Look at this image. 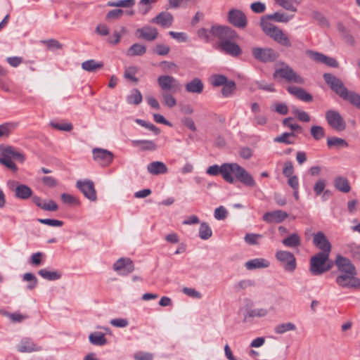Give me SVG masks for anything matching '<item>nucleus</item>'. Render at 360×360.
<instances>
[{
	"label": "nucleus",
	"mask_w": 360,
	"mask_h": 360,
	"mask_svg": "<svg viewBox=\"0 0 360 360\" xmlns=\"http://www.w3.org/2000/svg\"><path fill=\"white\" fill-rule=\"evenodd\" d=\"M210 32L219 39L218 49L221 52L233 57L241 55L242 49L235 42L238 39V35L233 29L225 25H212Z\"/></svg>",
	"instance_id": "f257e3e1"
},
{
	"label": "nucleus",
	"mask_w": 360,
	"mask_h": 360,
	"mask_svg": "<svg viewBox=\"0 0 360 360\" xmlns=\"http://www.w3.org/2000/svg\"><path fill=\"white\" fill-rule=\"evenodd\" d=\"M260 26L262 31L278 44L288 48L292 46L290 40L283 30L267 21L264 17L261 18Z\"/></svg>",
	"instance_id": "f03ea898"
},
{
	"label": "nucleus",
	"mask_w": 360,
	"mask_h": 360,
	"mask_svg": "<svg viewBox=\"0 0 360 360\" xmlns=\"http://www.w3.org/2000/svg\"><path fill=\"white\" fill-rule=\"evenodd\" d=\"M0 151V163L13 172H16L18 167L12 161V159L20 162H23L25 160V155L12 146H1Z\"/></svg>",
	"instance_id": "7ed1b4c3"
},
{
	"label": "nucleus",
	"mask_w": 360,
	"mask_h": 360,
	"mask_svg": "<svg viewBox=\"0 0 360 360\" xmlns=\"http://www.w3.org/2000/svg\"><path fill=\"white\" fill-rule=\"evenodd\" d=\"M281 67L276 69L273 75L274 79L279 77L288 83L304 84L305 79L287 63H281Z\"/></svg>",
	"instance_id": "20e7f679"
},
{
	"label": "nucleus",
	"mask_w": 360,
	"mask_h": 360,
	"mask_svg": "<svg viewBox=\"0 0 360 360\" xmlns=\"http://www.w3.org/2000/svg\"><path fill=\"white\" fill-rule=\"evenodd\" d=\"M229 175L233 176L235 181H238L245 186L252 188L256 186L253 176L237 163H230Z\"/></svg>",
	"instance_id": "39448f33"
},
{
	"label": "nucleus",
	"mask_w": 360,
	"mask_h": 360,
	"mask_svg": "<svg viewBox=\"0 0 360 360\" xmlns=\"http://www.w3.org/2000/svg\"><path fill=\"white\" fill-rule=\"evenodd\" d=\"M323 78L329 88L342 100L346 98L349 90L345 86L344 82L335 75L331 73H324Z\"/></svg>",
	"instance_id": "423d86ee"
},
{
	"label": "nucleus",
	"mask_w": 360,
	"mask_h": 360,
	"mask_svg": "<svg viewBox=\"0 0 360 360\" xmlns=\"http://www.w3.org/2000/svg\"><path fill=\"white\" fill-rule=\"evenodd\" d=\"M328 255L316 253L311 257L309 261V271L314 276H320L330 270V266H325V263L328 261Z\"/></svg>",
	"instance_id": "0eeeda50"
},
{
	"label": "nucleus",
	"mask_w": 360,
	"mask_h": 360,
	"mask_svg": "<svg viewBox=\"0 0 360 360\" xmlns=\"http://www.w3.org/2000/svg\"><path fill=\"white\" fill-rule=\"evenodd\" d=\"M356 275L357 273L340 274L335 282L340 288L356 290L360 289V278Z\"/></svg>",
	"instance_id": "6e6552de"
},
{
	"label": "nucleus",
	"mask_w": 360,
	"mask_h": 360,
	"mask_svg": "<svg viewBox=\"0 0 360 360\" xmlns=\"http://www.w3.org/2000/svg\"><path fill=\"white\" fill-rule=\"evenodd\" d=\"M252 54L257 60L265 63L274 62L278 57V53L271 48L253 47Z\"/></svg>",
	"instance_id": "1a4fd4ad"
},
{
	"label": "nucleus",
	"mask_w": 360,
	"mask_h": 360,
	"mask_svg": "<svg viewBox=\"0 0 360 360\" xmlns=\"http://www.w3.org/2000/svg\"><path fill=\"white\" fill-rule=\"evenodd\" d=\"M7 187L11 191L15 193L16 198L20 200H27L32 198V190L25 184H20L15 180H9L7 182Z\"/></svg>",
	"instance_id": "9d476101"
},
{
	"label": "nucleus",
	"mask_w": 360,
	"mask_h": 360,
	"mask_svg": "<svg viewBox=\"0 0 360 360\" xmlns=\"http://www.w3.org/2000/svg\"><path fill=\"white\" fill-rule=\"evenodd\" d=\"M275 257L285 271L292 272L295 270L297 267L296 258L292 252L278 250L276 252Z\"/></svg>",
	"instance_id": "9b49d317"
},
{
	"label": "nucleus",
	"mask_w": 360,
	"mask_h": 360,
	"mask_svg": "<svg viewBox=\"0 0 360 360\" xmlns=\"http://www.w3.org/2000/svg\"><path fill=\"white\" fill-rule=\"evenodd\" d=\"M157 82L163 93L175 94L180 87L179 81L169 75H161Z\"/></svg>",
	"instance_id": "f8f14e48"
},
{
	"label": "nucleus",
	"mask_w": 360,
	"mask_h": 360,
	"mask_svg": "<svg viewBox=\"0 0 360 360\" xmlns=\"http://www.w3.org/2000/svg\"><path fill=\"white\" fill-rule=\"evenodd\" d=\"M326 119L330 127L338 131H342L346 129V122L337 110H329L326 111Z\"/></svg>",
	"instance_id": "ddd939ff"
},
{
	"label": "nucleus",
	"mask_w": 360,
	"mask_h": 360,
	"mask_svg": "<svg viewBox=\"0 0 360 360\" xmlns=\"http://www.w3.org/2000/svg\"><path fill=\"white\" fill-rule=\"evenodd\" d=\"M76 187L90 201H96L97 199L96 191L94 182L90 179L78 180Z\"/></svg>",
	"instance_id": "4468645a"
},
{
	"label": "nucleus",
	"mask_w": 360,
	"mask_h": 360,
	"mask_svg": "<svg viewBox=\"0 0 360 360\" xmlns=\"http://www.w3.org/2000/svg\"><path fill=\"white\" fill-rule=\"evenodd\" d=\"M230 163H224L221 166L214 165L210 166L207 169V174L212 176L221 174L223 179L229 184H233L235 179L233 176L229 175Z\"/></svg>",
	"instance_id": "2eb2a0df"
},
{
	"label": "nucleus",
	"mask_w": 360,
	"mask_h": 360,
	"mask_svg": "<svg viewBox=\"0 0 360 360\" xmlns=\"http://www.w3.org/2000/svg\"><path fill=\"white\" fill-rule=\"evenodd\" d=\"M313 244L321 250L318 253H324L330 255L332 245L322 231H319L314 235Z\"/></svg>",
	"instance_id": "dca6fc26"
},
{
	"label": "nucleus",
	"mask_w": 360,
	"mask_h": 360,
	"mask_svg": "<svg viewBox=\"0 0 360 360\" xmlns=\"http://www.w3.org/2000/svg\"><path fill=\"white\" fill-rule=\"evenodd\" d=\"M306 53L311 59L315 62L325 64L330 68H337L339 67V63L334 58L326 56L323 53L312 50H307Z\"/></svg>",
	"instance_id": "f3484780"
},
{
	"label": "nucleus",
	"mask_w": 360,
	"mask_h": 360,
	"mask_svg": "<svg viewBox=\"0 0 360 360\" xmlns=\"http://www.w3.org/2000/svg\"><path fill=\"white\" fill-rule=\"evenodd\" d=\"M228 21L234 27L244 28L247 25V18L245 13L238 9H231L228 13Z\"/></svg>",
	"instance_id": "a211bd4d"
},
{
	"label": "nucleus",
	"mask_w": 360,
	"mask_h": 360,
	"mask_svg": "<svg viewBox=\"0 0 360 360\" xmlns=\"http://www.w3.org/2000/svg\"><path fill=\"white\" fill-rule=\"evenodd\" d=\"M113 269L120 275L127 276L134 269L133 261L128 257H121L113 264Z\"/></svg>",
	"instance_id": "6ab92c4d"
},
{
	"label": "nucleus",
	"mask_w": 360,
	"mask_h": 360,
	"mask_svg": "<svg viewBox=\"0 0 360 360\" xmlns=\"http://www.w3.org/2000/svg\"><path fill=\"white\" fill-rule=\"evenodd\" d=\"M92 154L94 160L103 167L109 165L113 160V154L106 149L95 148Z\"/></svg>",
	"instance_id": "aec40b11"
},
{
	"label": "nucleus",
	"mask_w": 360,
	"mask_h": 360,
	"mask_svg": "<svg viewBox=\"0 0 360 360\" xmlns=\"http://www.w3.org/2000/svg\"><path fill=\"white\" fill-rule=\"evenodd\" d=\"M335 264L341 274L357 273L354 264L347 257L337 255Z\"/></svg>",
	"instance_id": "412c9836"
},
{
	"label": "nucleus",
	"mask_w": 360,
	"mask_h": 360,
	"mask_svg": "<svg viewBox=\"0 0 360 360\" xmlns=\"http://www.w3.org/2000/svg\"><path fill=\"white\" fill-rule=\"evenodd\" d=\"M135 34L139 39H143L148 41L155 40L158 36L157 28L149 25L137 29Z\"/></svg>",
	"instance_id": "4be33fe9"
},
{
	"label": "nucleus",
	"mask_w": 360,
	"mask_h": 360,
	"mask_svg": "<svg viewBox=\"0 0 360 360\" xmlns=\"http://www.w3.org/2000/svg\"><path fill=\"white\" fill-rule=\"evenodd\" d=\"M288 214L286 212L278 210L264 213L262 219L269 224H278L283 221Z\"/></svg>",
	"instance_id": "5701e85b"
},
{
	"label": "nucleus",
	"mask_w": 360,
	"mask_h": 360,
	"mask_svg": "<svg viewBox=\"0 0 360 360\" xmlns=\"http://www.w3.org/2000/svg\"><path fill=\"white\" fill-rule=\"evenodd\" d=\"M17 349L18 351L21 353H30L32 352L41 351V347L36 345L31 338H24L18 345Z\"/></svg>",
	"instance_id": "b1692460"
},
{
	"label": "nucleus",
	"mask_w": 360,
	"mask_h": 360,
	"mask_svg": "<svg viewBox=\"0 0 360 360\" xmlns=\"http://www.w3.org/2000/svg\"><path fill=\"white\" fill-rule=\"evenodd\" d=\"M32 201L36 206L44 211L54 212L58 209V205L53 200L46 201L39 196L33 195Z\"/></svg>",
	"instance_id": "393cba45"
},
{
	"label": "nucleus",
	"mask_w": 360,
	"mask_h": 360,
	"mask_svg": "<svg viewBox=\"0 0 360 360\" xmlns=\"http://www.w3.org/2000/svg\"><path fill=\"white\" fill-rule=\"evenodd\" d=\"M173 20V15L170 13L163 11L160 12L155 18L151 19L150 22L163 27H169L172 25Z\"/></svg>",
	"instance_id": "a878e982"
},
{
	"label": "nucleus",
	"mask_w": 360,
	"mask_h": 360,
	"mask_svg": "<svg viewBox=\"0 0 360 360\" xmlns=\"http://www.w3.org/2000/svg\"><path fill=\"white\" fill-rule=\"evenodd\" d=\"M287 91L290 94L295 96L297 98L302 101L311 102L313 100L312 96L303 88L295 86H290L287 88Z\"/></svg>",
	"instance_id": "bb28decb"
},
{
	"label": "nucleus",
	"mask_w": 360,
	"mask_h": 360,
	"mask_svg": "<svg viewBox=\"0 0 360 360\" xmlns=\"http://www.w3.org/2000/svg\"><path fill=\"white\" fill-rule=\"evenodd\" d=\"M148 172L153 175H159L166 174L168 171L167 165L160 161H154L147 166Z\"/></svg>",
	"instance_id": "cd10ccee"
},
{
	"label": "nucleus",
	"mask_w": 360,
	"mask_h": 360,
	"mask_svg": "<svg viewBox=\"0 0 360 360\" xmlns=\"http://www.w3.org/2000/svg\"><path fill=\"white\" fill-rule=\"evenodd\" d=\"M185 89L187 92L199 94L203 91L204 84L199 78L195 77L186 84Z\"/></svg>",
	"instance_id": "c85d7f7f"
},
{
	"label": "nucleus",
	"mask_w": 360,
	"mask_h": 360,
	"mask_svg": "<svg viewBox=\"0 0 360 360\" xmlns=\"http://www.w3.org/2000/svg\"><path fill=\"white\" fill-rule=\"evenodd\" d=\"M269 262L263 258H255L250 259L245 263V267L248 270L256 269L267 268L269 266Z\"/></svg>",
	"instance_id": "c756f323"
},
{
	"label": "nucleus",
	"mask_w": 360,
	"mask_h": 360,
	"mask_svg": "<svg viewBox=\"0 0 360 360\" xmlns=\"http://www.w3.org/2000/svg\"><path fill=\"white\" fill-rule=\"evenodd\" d=\"M334 186L338 191L345 193H349L351 190L348 179L341 176L335 178Z\"/></svg>",
	"instance_id": "7c9ffc66"
},
{
	"label": "nucleus",
	"mask_w": 360,
	"mask_h": 360,
	"mask_svg": "<svg viewBox=\"0 0 360 360\" xmlns=\"http://www.w3.org/2000/svg\"><path fill=\"white\" fill-rule=\"evenodd\" d=\"M132 144L134 146H140L141 150L153 151L158 148L157 144L151 140H134Z\"/></svg>",
	"instance_id": "2f4dec72"
},
{
	"label": "nucleus",
	"mask_w": 360,
	"mask_h": 360,
	"mask_svg": "<svg viewBox=\"0 0 360 360\" xmlns=\"http://www.w3.org/2000/svg\"><path fill=\"white\" fill-rule=\"evenodd\" d=\"M38 274L40 276H41L44 279L47 281H56L61 278L62 274L60 271H49L47 269H41L38 271Z\"/></svg>",
	"instance_id": "473e14b6"
},
{
	"label": "nucleus",
	"mask_w": 360,
	"mask_h": 360,
	"mask_svg": "<svg viewBox=\"0 0 360 360\" xmlns=\"http://www.w3.org/2000/svg\"><path fill=\"white\" fill-rule=\"evenodd\" d=\"M103 65L104 64L103 62H97L93 59L87 60L82 63V69L89 72H95L98 70L102 68Z\"/></svg>",
	"instance_id": "72a5a7b5"
},
{
	"label": "nucleus",
	"mask_w": 360,
	"mask_h": 360,
	"mask_svg": "<svg viewBox=\"0 0 360 360\" xmlns=\"http://www.w3.org/2000/svg\"><path fill=\"white\" fill-rule=\"evenodd\" d=\"M146 52V47L143 44L139 43L134 44L127 50V55L128 56H143Z\"/></svg>",
	"instance_id": "f704fd0d"
},
{
	"label": "nucleus",
	"mask_w": 360,
	"mask_h": 360,
	"mask_svg": "<svg viewBox=\"0 0 360 360\" xmlns=\"http://www.w3.org/2000/svg\"><path fill=\"white\" fill-rule=\"evenodd\" d=\"M282 243L285 247L297 248L300 245L301 240L297 233H292L283 239Z\"/></svg>",
	"instance_id": "c9c22d12"
},
{
	"label": "nucleus",
	"mask_w": 360,
	"mask_h": 360,
	"mask_svg": "<svg viewBox=\"0 0 360 360\" xmlns=\"http://www.w3.org/2000/svg\"><path fill=\"white\" fill-rule=\"evenodd\" d=\"M89 340L92 345L98 346L104 345L107 342L105 335L101 332L91 333L89 336Z\"/></svg>",
	"instance_id": "e433bc0d"
},
{
	"label": "nucleus",
	"mask_w": 360,
	"mask_h": 360,
	"mask_svg": "<svg viewBox=\"0 0 360 360\" xmlns=\"http://www.w3.org/2000/svg\"><path fill=\"white\" fill-rule=\"evenodd\" d=\"M18 127L16 122H8L0 125V137H8Z\"/></svg>",
	"instance_id": "4c0bfd02"
},
{
	"label": "nucleus",
	"mask_w": 360,
	"mask_h": 360,
	"mask_svg": "<svg viewBox=\"0 0 360 360\" xmlns=\"http://www.w3.org/2000/svg\"><path fill=\"white\" fill-rule=\"evenodd\" d=\"M142 100L141 93L137 89H133L131 94L127 97V101L129 104L139 105L141 103Z\"/></svg>",
	"instance_id": "58836bf2"
},
{
	"label": "nucleus",
	"mask_w": 360,
	"mask_h": 360,
	"mask_svg": "<svg viewBox=\"0 0 360 360\" xmlns=\"http://www.w3.org/2000/svg\"><path fill=\"white\" fill-rule=\"evenodd\" d=\"M327 145L329 148H346L348 146L347 142L341 138L330 136L327 139Z\"/></svg>",
	"instance_id": "ea45409f"
},
{
	"label": "nucleus",
	"mask_w": 360,
	"mask_h": 360,
	"mask_svg": "<svg viewBox=\"0 0 360 360\" xmlns=\"http://www.w3.org/2000/svg\"><path fill=\"white\" fill-rule=\"evenodd\" d=\"M212 236V231L207 222L200 223L199 237L202 240H208Z\"/></svg>",
	"instance_id": "a19ab883"
},
{
	"label": "nucleus",
	"mask_w": 360,
	"mask_h": 360,
	"mask_svg": "<svg viewBox=\"0 0 360 360\" xmlns=\"http://www.w3.org/2000/svg\"><path fill=\"white\" fill-rule=\"evenodd\" d=\"M295 134L293 132H285L281 135L274 138V141L276 143H282L287 145L295 143V140L291 139L290 137H295Z\"/></svg>",
	"instance_id": "79ce46f5"
},
{
	"label": "nucleus",
	"mask_w": 360,
	"mask_h": 360,
	"mask_svg": "<svg viewBox=\"0 0 360 360\" xmlns=\"http://www.w3.org/2000/svg\"><path fill=\"white\" fill-rule=\"evenodd\" d=\"M295 329L296 326L294 323L288 322L276 325L274 328V332L276 334L281 335L288 331L295 330Z\"/></svg>",
	"instance_id": "37998d69"
},
{
	"label": "nucleus",
	"mask_w": 360,
	"mask_h": 360,
	"mask_svg": "<svg viewBox=\"0 0 360 360\" xmlns=\"http://www.w3.org/2000/svg\"><path fill=\"white\" fill-rule=\"evenodd\" d=\"M344 101L349 102L356 108L360 109V95L353 91H349Z\"/></svg>",
	"instance_id": "c03bdc74"
},
{
	"label": "nucleus",
	"mask_w": 360,
	"mask_h": 360,
	"mask_svg": "<svg viewBox=\"0 0 360 360\" xmlns=\"http://www.w3.org/2000/svg\"><path fill=\"white\" fill-rule=\"evenodd\" d=\"M135 4V0H117L108 1L107 6L111 7L130 8Z\"/></svg>",
	"instance_id": "a18cd8bd"
},
{
	"label": "nucleus",
	"mask_w": 360,
	"mask_h": 360,
	"mask_svg": "<svg viewBox=\"0 0 360 360\" xmlns=\"http://www.w3.org/2000/svg\"><path fill=\"white\" fill-rule=\"evenodd\" d=\"M236 90V83L233 80L227 81L221 89V94L224 97L231 96Z\"/></svg>",
	"instance_id": "49530a36"
},
{
	"label": "nucleus",
	"mask_w": 360,
	"mask_h": 360,
	"mask_svg": "<svg viewBox=\"0 0 360 360\" xmlns=\"http://www.w3.org/2000/svg\"><path fill=\"white\" fill-rule=\"evenodd\" d=\"M22 278L23 281L29 283V284L27 285V290H32L37 287L38 280L32 273H25L23 275Z\"/></svg>",
	"instance_id": "de8ad7c7"
},
{
	"label": "nucleus",
	"mask_w": 360,
	"mask_h": 360,
	"mask_svg": "<svg viewBox=\"0 0 360 360\" xmlns=\"http://www.w3.org/2000/svg\"><path fill=\"white\" fill-rule=\"evenodd\" d=\"M347 252L349 253L351 257L360 262V246L352 243L347 245Z\"/></svg>",
	"instance_id": "09e8293b"
},
{
	"label": "nucleus",
	"mask_w": 360,
	"mask_h": 360,
	"mask_svg": "<svg viewBox=\"0 0 360 360\" xmlns=\"http://www.w3.org/2000/svg\"><path fill=\"white\" fill-rule=\"evenodd\" d=\"M268 310L264 308L250 309L247 312L245 318L264 317L268 314Z\"/></svg>",
	"instance_id": "8fccbe9b"
},
{
	"label": "nucleus",
	"mask_w": 360,
	"mask_h": 360,
	"mask_svg": "<svg viewBox=\"0 0 360 360\" xmlns=\"http://www.w3.org/2000/svg\"><path fill=\"white\" fill-rule=\"evenodd\" d=\"M312 137L316 140L319 141L325 136L324 129L321 126L314 125L311 127L310 129Z\"/></svg>",
	"instance_id": "3c124183"
},
{
	"label": "nucleus",
	"mask_w": 360,
	"mask_h": 360,
	"mask_svg": "<svg viewBox=\"0 0 360 360\" xmlns=\"http://www.w3.org/2000/svg\"><path fill=\"white\" fill-rule=\"evenodd\" d=\"M227 81L226 76L219 74L213 75L210 78V82L214 86H223Z\"/></svg>",
	"instance_id": "603ef678"
},
{
	"label": "nucleus",
	"mask_w": 360,
	"mask_h": 360,
	"mask_svg": "<svg viewBox=\"0 0 360 360\" xmlns=\"http://www.w3.org/2000/svg\"><path fill=\"white\" fill-rule=\"evenodd\" d=\"M312 17L321 27H329L328 20L320 12L314 11L312 12Z\"/></svg>",
	"instance_id": "864d4df0"
},
{
	"label": "nucleus",
	"mask_w": 360,
	"mask_h": 360,
	"mask_svg": "<svg viewBox=\"0 0 360 360\" xmlns=\"http://www.w3.org/2000/svg\"><path fill=\"white\" fill-rule=\"evenodd\" d=\"M292 120V117H288L283 120L282 124L284 127L290 128L292 131L301 133L302 127L297 124H292L291 122Z\"/></svg>",
	"instance_id": "5fc2aeb1"
},
{
	"label": "nucleus",
	"mask_w": 360,
	"mask_h": 360,
	"mask_svg": "<svg viewBox=\"0 0 360 360\" xmlns=\"http://www.w3.org/2000/svg\"><path fill=\"white\" fill-rule=\"evenodd\" d=\"M138 72V68L135 66H130L127 68L124 73V77L132 82H137L138 79L135 77V75Z\"/></svg>",
	"instance_id": "6e6d98bb"
},
{
	"label": "nucleus",
	"mask_w": 360,
	"mask_h": 360,
	"mask_svg": "<svg viewBox=\"0 0 360 360\" xmlns=\"http://www.w3.org/2000/svg\"><path fill=\"white\" fill-rule=\"evenodd\" d=\"M127 30L124 27H121L120 32L115 31L113 34L108 38V42L111 44L115 45L120 41V39L122 34L126 33Z\"/></svg>",
	"instance_id": "4d7b16f0"
},
{
	"label": "nucleus",
	"mask_w": 360,
	"mask_h": 360,
	"mask_svg": "<svg viewBox=\"0 0 360 360\" xmlns=\"http://www.w3.org/2000/svg\"><path fill=\"white\" fill-rule=\"evenodd\" d=\"M263 17L265 18L267 21H269V20H273L276 22H288L289 20L283 13L279 12H276Z\"/></svg>",
	"instance_id": "13d9d810"
},
{
	"label": "nucleus",
	"mask_w": 360,
	"mask_h": 360,
	"mask_svg": "<svg viewBox=\"0 0 360 360\" xmlns=\"http://www.w3.org/2000/svg\"><path fill=\"white\" fill-rule=\"evenodd\" d=\"M255 283L253 281L245 279L238 281L235 283L234 288L236 291L239 292L242 290L248 288V287L255 286Z\"/></svg>",
	"instance_id": "bf43d9fd"
},
{
	"label": "nucleus",
	"mask_w": 360,
	"mask_h": 360,
	"mask_svg": "<svg viewBox=\"0 0 360 360\" xmlns=\"http://www.w3.org/2000/svg\"><path fill=\"white\" fill-rule=\"evenodd\" d=\"M292 113L300 121L304 122L310 121V116L305 111L301 110L298 108H294L292 110Z\"/></svg>",
	"instance_id": "052dcab7"
},
{
	"label": "nucleus",
	"mask_w": 360,
	"mask_h": 360,
	"mask_svg": "<svg viewBox=\"0 0 360 360\" xmlns=\"http://www.w3.org/2000/svg\"><path fill=\"white\" fill-rule=\"evenodd\" d=\"M326 185V180L323 179H319L314 185V192L316 195H320L325 190Z\"/></svg>",
	"instance_id": "680f3d73"
},
{
	"label": "nucleus",
	"mask_w": 360,
	"mask_h": 360,
	"mask_svg": "<svg viewBox=\"0 0 360 360\" xmlns=\"http://www.w3.org/2000/svg\"><path fill=\"white\" fill-rule=\"evenodd\" d=\"M37 221L43 224H46L51 226H58L60 227L63 225V221L54 219H38Z\"/></svg>",
	"instance_id": "e2e57ef3"
},
{
	"label": "nucleus",
	"mask_w": 360,
	"mask_h": 360,
	"mask_svg": "<svg viewBox=\"0 0 360 360\" xmlns=\"http://www.w3.org/2000/svg\"><path fill=\"white\" fill-rule=\"evenodd\" d=\"M162 96L164 99L165 105L167 107L172 108L176 105V99L170 93H162Z\"/></svg>",
	"instance_id": "0e129e2a"
},
{
	"label": "nucleus",
	"mask_w": 360,
	"mask_h": 360,
	"mask_svg": "<svg viewBox=\"0 0 360 360\" xmlns=\"http://www.w3.org/2000/svg\"><path fill=\"white\" fill-rule=\"evenodd\" d=\"M44 44H46L49 49H61L63 48V45L56 39H50L48 40H44L41 41Z\"/></svg>",
	"instance_id": "69168bd1"
},
{
	"label": "nucleus",
	"mask_w": 360,
	"mask_h": 360,
	"mask_svg": "<svg viewBox=\"0 0 360 360\" xmlns=\"http://www.w3.org/2000/svg\"><path fill=\"white\" fill-rule=\"evenodd\" d=\"M170 48L167 45L157 44L154 49V52L159 56H165L169 53Z\"/></svg>",
	"instance_id": "338daca9"
},
{
	"label": "nucleus",
	"mask_w": 360,
	"mask_h": 360,
	"mask_svg": "<svg viewBox=\"0 0 360 360\" xmlns=\"http://www.w3.org/2000/svg\"><path fill=\"white\" fill-rule=\"evenodd\" d=\"M251 10L256 13H262L266 10V6L260 1L254 2L250 5Z\"/></svg>",
	"instance_id": "774afa93"
}]
</instances>
